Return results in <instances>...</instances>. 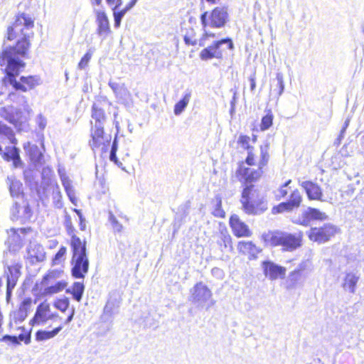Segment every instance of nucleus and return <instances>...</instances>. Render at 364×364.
Masks as SVG:
<instances>
[{"label": "nucleus", "instance_id": "obj_1", "mask_svg": "<svg viewBox=\"0 0 364 364\" xmlns=\"http://www.w3.org/2000/svg\"><path fill=\"white\" fill-rule=\"evenodd\" d=\"M34 27V19L25 13L18 14L14 21L7 28L6 39L12 41L16 40L15 44L2 50L0 53V65L6 63L4 69V76L2 82L10 85L16 91L27 92L35 89L41 83V79L37 75L18 77L23 70L26 63L17 60L18 57H26L31 46V38L33 32L31 30Z\"/></svg>", "mask_w": 364, "mask_h": 364}, {"label": "nucleus", "instance_id": "obj_2", "mask_svg": "<svg viewBox=\"0 0 364 364\" xmlns=\"http://www.w3.org/2000/svg\"><path fill=\"white\" fill-rule=\"evenodd\" d=\"M237 144L247 151L244 161L237 164L235 176L236 178L244 179L245 182L257 181L264 173L270 160L269 144L259 146V154H257L255 147L251 144V137L246 134H240Z\"/></svg>", "mask_w": 364, "mask_h": 364}, {"label": "nucleus", "instance_id": "obj_3", "mask_svg": "<svg viewBox=\"0 0 364 364\" xmlns=\"http://www.w3.org/2000/svg\"><path fill=\"white\" fill-rule=\"evenodd\" d=\"M244 186L240 199L242 210L248 215H258L264 213L268 207L264 196L253 184L255 181L245 182L237 178Z\"/></svg>", "mask_w": 364, "mask_h": 364}, {"label": "nucleus", "instance_id": "obj_4", "mask_svg": "<svg viewBox=\"0 0 364 364\" xmlns=\"http://www.w3.org/2000/svg\"><path fill=\"white\" fill-rule=\"evenodd\" d=\"M265 245L271 247H280L283 252H293L302 245L303 233L292 234L279 230H269L262 236Z\"/></svg>", "mask_w": 364, "mask_h": 364}, {"label": "nucleus", "instance_id": "obj_5", "mask_svg": "<svg viewBox=\"0 0 364 364\" xmlns=\"http://www.w3.org/2000/svg\"><path fill=\"white\" fill-rule=\"evenodd\" d=\"M234 49V44L230 38H224L213 41L210 45L203 48L199 58L203 61L212 59L222 60L228 55V53Z\"/></svg>", "mask_w": 364, "mask_h": 364}, {"label": "nucleus", "instance_id": "obj_6", "mask_svg": "<svg viewBox=\"0 0 364 364\" xmlns=\"http://www.w3.org/2000/svg\"><path fill=\"white\" fill-rule=\"evenodd\" d=\"M229 20L227 6H216L210 11H205L200 14V21L203 29L208 28H223Z\"/></svg>", "mask_w": 364, "mask_h": 364}, {"label": "nucleus", "instance_id": "obj_7", "mask_svg": "<svg viewBox=\"0 0 364 364\" xmlns=\"http://www.w3.org/2000/svg\"><path fill=\"white\" fill-rule=\"evenodd\" d=\"M112 141V136L105 132V127L90 126L88 144L93 151H100L102 154L107 151Z\"/></svg>", "mask_w": 364, "mask_h": 364}, {"label": "nucleus", "instance_id": "obj_8", "mask_svg": "<svg viewBox=\"0 0 364 364\" xmlns=\"http://www.w3.org/2000/svg\"><path fill=\"white\" fill-rule=\"evenodd\" d=\"M112 104L105 99L97 100L92 105L90 126L104 127L111 115Z\"/></svg>", "mask_w": 364, "mask_h": 364}, {"label": "nucleus", "instance_id": "obj_9", "mask_svg": "<svg viewBox=\"0 0 364 364\" xmlns=\"http://www.w3.org/2000/svg\"><path fill=\"white\" fill-rule=\"evenodd\" d=\"M338 232V228L332 223H325L319 227L311 228L307 232L309 240L318 244L330 241Z\"/></svg>", "mask_w": 364, "mask_h": 364}, {"label": "nucleus", "instance_id": "obj_10", "mask_svg": "<svg viewBox=\"0 0 364 364\" xmlns=\"http://www.w3.org/2000/svg\"><path fill=\"white\" fill-rule=\"evenodd\" d=\"M0 155L4 161L11 163L14 168H21L23 165L18 144L4 142L0 145Z\"/></svg>", "mask_w": 364, "mask_h": 364}, {"label": "nucleus", "instance_id": "obj_11", "mask_svg": "<svg viewBox=\"0 0 364 364\" xmlns=\"http://www.w3.org/2000/svg\"><path fill=\"white\" fill-rule=\"evenodd\" d=\"M303 201V196L298 188H294L290 192L288 200L282 202L272 208V213L274 215L280 214L286 212H291L294 209L299 208Z\"/></svg>", "mask_w": 364, "mask_h": 364}, {"label": "nucleus", "instance_id": "obj_12", "mask_svg": "<svg viewBox=\"0 0 364 364\" xmlns=\"http://www.w3.org/2000/svg\"><path fill=\"white\" fill-rule=\"evenodd\" d=\"M22 264L20 262H15L7 265L4 269V277L6 279V299H9L12 291L16 286L21 275Z\"/></svg>", "mask_w": 364, "mask_h": 364}, {"label": "nucleus", "instance_id": "obj_13", "mask_svg": "<svg viewBox=\"0 0 364 364\" xmlns=\"http://www.w3.org/2000/svg\"><path fill=\"white\" fill-rule=\"evenodd\" d=\"M53 317L54 314L51 313L50 304L44 301L37 306L33 316L29 321V325L31 326L43 325Z\"/></svg>", "mask_w": 364, "mask_h": 364}, {"label": "nucleus", "instance_id": "obj_14", "mask_svg": "<svg viewBox=\"0 0 364 364\" xmlns=\"http://www.w3.org/2000/svg\"><path fill=\"white\" fill-rule=\"evenodd\" d=\"M308 270V261L303 260L296 268L291 271L288 279L285 282V288L287 290H291L301 284L306 272Z\"/></svg>", "mask_w": 364, "mask_h": 364}, {"label": "nucleus", "instance_id": "obj_15", "mask_svg": "<svg viewBox=\"0 0 364 364\" xmlns=\"http://www.w3.org/2000/svg\"><path fill=\"white\" fill-rule=\"evenodd\" d=\"M71 274L75 279H83L89 269L87 255L72 256Z\"/></svg>", "mask_w": 364, "mask_h": 364}, {"label": "nucleus", "instance_id": "obj_16", "mask_svg": "<svg viewBox=\"0 0 364 364\" xmlns=\"http://www.w3.org/2000/svg\"><path fill=\"white\" fill-rule=\"evenodd\" d=\"M229 225L236 237H250L252 235L249 226L237 214H232L230 216Z\"/></svg>", "mask_w": 364, "mask_h": 364}, {"label": "nucleus", "instance_id": "obj_17", "mask_svg": "<svg viewBox=\"0 0 364 364\" xmlns=\"http://www.w3.org/2000/svg\"><path fill=\"white\" fill-rule=\"evenodd\" d=\"M262 267L264 275L270 280L284 279L286 276L287 269L284 267L279 265L270 260H265L262 262Z\"/></svg>", "mask_w": 364, "mask_h": 364}, {"label": "nucleus", "instance_id": "obj_18", "mask_svg": "<svg viewBox=\"0 0 364 364\" xmlns=\"http://www.w3.org/2000/svg\"><path fill=\"white\" fill-rule=\"evenodd\" d=\"M300 186L309 200L323 201V189L318 183L311 180H306L301 182Z\"/></svg>", "mask_w": 364, "mask_h": 364}, {"label": "nucleus", "instance_id": "obj_19", "mask_svg": "<svg viewBox=\"0 0 364 364\" xmlns=\"http://www.w3.org/2000/svg\"><path fill=\"white\" fill-rule=\"evenodd\" d=\"M211 297L210 289L202 282H197L191 290V300L194 303H205Z\"/></svg>", "mask_w": 364, "mask_h": 364}, {"label": "nucleus", "instance_id": "obj_20", "mask_svg": "<svg viewBox=\"0 0 364 364\" xmlns=\"http://www.w3.org/2000/svg\"><path fill=\"white\" fill-rule=\"evenodd\" d=\"M32 303V299L26 297L20 303L18 309L11 312V317L15 323H21L27 318Z\"/></svg>", "mask_w": 364, "mask_h": 364}, {"label": "nucleus", "instance_id": "obj_21", "mask_svg": "<svg viewBox=\"0 0 364 364\" xmlns=\"http://www.w3.org/2000/svg\"><path fill=\"white\" fill-rule=\"evenodd\" d=\"M328 218L326 213L321 211L316 208H308L301 214V221L300 224L303 226H308L312 221H323Z\"/></svg>", "mask_w": 364, "mask_h": 364}, {"label": "nucleus", "instance_id": "obj_22", "mask_svg": "<svg viewBox=\"0 0 364 364\" xmlns=\"http://www.w3.org/2000/svg\"><path fill=\"white\" fill-rule=\"evenodd\" d=\"M95 14L97 23L96 33L99 36L105 38L111 32L107 15L104 11L102 10H97L95 11Z\"/></svg>", "mask_w": 364, "mask_h": 364}, {"label": "nucleus", "instance_id": "obj_23", "mask_svg": "<svg viewBox=\"0 0 364 364\" xmlns=\"http://www.w3.org/2000/svg\"><path fill=\"white\" fill-rule=\"evenodd\" d=\"M21 331L18 336L5 335L0 338L1 342H10L14 345H18L20 342H23L25 344H29L31 341V331H27L24 326L18 328Z\"/></svg>", "mask_w": 364, "mask_h": 364}, {"label": "nucleus", "instance_id": "obj_24", "mask_svg": "<svg viewBox=\"0 0 364 364\" xmlns=\"http://www.w3.org/2000/svg\"><path fill=\"white\" fill-rule=\"evenodd\" d=\"M26 155L33 164H39L42 161L43 155L42 150L37 145L28 141L23 144Z\"/></svg>", "mask_w": 364, "mask_h": 364}, {"label": "nucleus", "instance_id": "obj_25", "mask_svg": "<svg viewBox=\"0 0 364 364\" xmlns=\"http://www.w3.org/2000/svg\"><path fill=\"white\" fill-rule=\"evenodd\" d=\"M70 245L72 251V256L87 255L86 241L85 240H81L75 233L70 232Z\"/></svg>", "mask_w": 364, "mask_h": 364}, {"label": "nucleus", "instance_id": "obj_26", "mask_svg": "<svg viewBox=\"0 0 364 364\" xmlns=\"http://www.w3.org/2000/svg\"><path fill=\"white\" fill-rule=\"evenodd\" d=\"M7 141L11 144L18 143L14 129L4 122L0 121V145Z\"/></svg>", "mask_w": 364, "mask_h": 364}, {"label": "nucleus", "instance_id": "obj_27", "mask_svg": "<svg viewBox=\"0 0 364 364\" xmlns=\"http://www.w3.org/2000/svg\"><path fill=\"white\" fill-rule=\"evenodd\" d=\"M237 250L240 253L247 255L249 259H255L260 251L252 241L239 242Z\"/></svg>", "mask_w": 364, "mask_h": 364}, {"label": "nucleus", "instance_id": "obj_28", "mask_svg": "<svg viewBox=\"0 0 364 364\" xmlns=\"http://www.w3.org/2000/svg\"><path fill=\"white\" fill-rule=\"evenodd\" d=\"M215 237L216 243L221 251L228 248L232 250V239L226 229L217 232Z\"/></svg>", "mask_w": 364, "mask_h": 364}, {"label": "nucleus", "instance_id": "obj_29", "mask_svg": "<svg viewBox=\"0 0 364 364\" xmlns=\"http://www.w3.org/2000/svg\"><path fill=\"white\" fill-rule=\"evenodd\" d=\"M63 329V326L60 325L55 327L52 331L38 330L35 334V338L37 341H46L54 338Z\"/></svg>", "mask_w": 364, "mask_h": 364}, {"label": "nucleus", "instance_id": "obj_30", "mask_svg": "<svg viewBox=\"0 0 364 364\" xmlns=\"http://www.w3.org/2000/svg\"><path fill=\"white\" fill-rule=\"evenodd\" d=\"M136 3V1L131 0L129 2V4H127L125 6V7L123 8L122 9L119 10V11H117V9L116 10H112L113 11L114 21V26L116 28H119L120 26L121 21H122L123 16L125 15V14L130 9H132L135 5Z\"/></svg>", "mask_w": 364, "mask_h": 364}, {"label": "nucleus", "instance_id": "obj_31", "mask_svg": "<svg viewBox=\"0 0 364 364\" xmlns=\"http://www.w3.org/2000/svg\"><path fill=\"white\" fill-rule=\"evenodd\" d=\"M359 277L354 273H347L345 276L343 287L347 288L350 292L354 293Z\"/></svg>", "mask_w": 364, "mask_h": 364}, {"label": "nucleus", "instance_id": "obj_32", "mask_svg": "<svg viewBox=\"0 0 364 364\" xmlns=\"http://www.w3.org/2000/svg\"><path fill=\"white\" fill-rule=\"evenodd\" d=\"M68 285L65 281H58L55 284L50 285L44 289L43 294L44 296H50L58 294L64 290Z\"/></svg>", "mask_w": 364, "mask_h": 364}, {"label": "nucleus", "instance_id": "obj_33", "mask_svg": "<svg viewBox=\"0 0 364 364\" xmlns=\"http://www.w3.org/2000/svg\"><path fill=\"white\" fill-rule=\"evenodd\" d=\"M213 203H214L212 214L219 218H225L226 213L225 211L223 209L222 207V198L220 196H216Z\"/></svg>", "mask_w": 364, "mask_h": 364}, {"label": "nucleus", "instance_id": "obj_34", "mask_svg": "<svg viewBox=\"0 0 364 364\" xmlns=\"http://www.w3.org/2000/svg\"><path fill=\"white\" fill-rule=\"evenodd\" d=\"M84 289L85 287L82 282H76L73 284L71 290H67L66 292L70 293L76 301H80L82 299Z\"/></svg>", "mask_w": 364, "mask_h": 364}, {"label": "nucleus", "instance_id": "obj_35", "mask_svg": "<svg viewBox=\"0 0 364 364\" xmlns=\"http://www.w3.org/2000/svg\"><path fill=\"white\" fill-rule=\"evenodd\" d=\"M10 193L13 197L23 196V184L20 181L12 179L9 183Z\"/></svg>", "mask_w": 364, "mask_h": 364}, {"label": "nucleus", "instance_id": "obj_36", "mask_svg": "<svg viewBox=\"0 0 364 364\" xmlns=\"http://www.w3.org/2000/svg\"><path fill=\"white\" fill-rule=\"evenodd\" d=\"M183 40L187 46H196L198 40L196 38V31L193 27H189L186 29Z\"/></svg>", "mask_w": 364, "mask_h": 364}, {"label": "nucleus", "instance_id": "obj_37", "mask_svg": "<svg viewBox=\"0 0 364 364\" xmlns=\"http://www.w3.org/2000/svg\"><path fill=\"white\" fill-rule=\"evenodd\" d=\"M63 271L61 269H50L42 278V283L48 284L61 277Z\"/></svg>", "mask_w": 364, "mask_h": 364}, {"label": "nucleus", "instance_id": "obj_38", "mask_svg": "<svg viewBox=\"0 0 364 364\" xmlns=\"http://www.w3.org/2000/svg\"><path fill=\"white\" fill-rule=\"evenodd\" d=\"M67 254V248L65 246H61L58 251L55 253L53 257L51 259V265L56 266L59 264H62L65 259V255Z\"/></svg>", "mask_w": 364, "mask_h": 364}, {"label": "nucleus", "instance_id": "obj_39", "mask_svg": "<svg viewBox=\"0 0 364 364\" xmlns=\"http://www.w3.org/2000/svg\"><path fill=\"white\" fill-rule=\"evenodd\" d=\"M274 115L270 109L267 110L266 114L262 117L260 124V129L264 131L268 129L273 123Z\"/></svg>", "mask_w": 364, "mask_h": 364}, {"label": "nucleus", "instance_id": "obj_40", "mask_svg": "<svg viewBox=\"0 0 364 364\" xmlns=\"http://www.w3.org/2000/svg\"><path fill=\"white\" fill-rule=\"evenodd\" d=\"M190 97V94H186L183 98L175 105L173 111L176 115L180 114L184 110L189 102Z\"/></svg>", "mask_w": 364, "mask_h": 364}, {"label": "nucleus", "instance_id": "obj_41", "mask_svg": "<svg viewBox=\"0 0 364 364\" xmlns=\"http://www.w3.org/2000/svg\"><path fill=\"white\" fill-rule=\"evenodd\" d=\"M53 306L55 309L60 311L61 312H65L69 309L70 300L67 297L57 299L54 301Z\"/></svg>", "mask_w": 364, "mask_h": 364}, {"label": "nucleus", "instance_id": "obj_42", "mask_svg": "<svg viewBox=\"0 0 364 364\" xmlns=\"http://www.w3.org/2000/svg\"><path fill=\"white\" fill-rule=\"evenodd\" d=\"M117 149H118L117 141V138L115 137L112 144L109 159L114 164H116L117 165L120 166L122 165V163L119 162L117 158Z\"/></svg>", "mask_w": 364, "mask_h": 364}, {"label": "nucleus", "instance_id": "obj_43", "mask_svg": "<svg viewBox=\"0 0 364 364\" xmlns=\"http://www.w3.org/2000/svg\"><path fill=\"white\" fill-rule=\"evenodd\" d=\"M92 54V52L90 50L86 52V53L81 58L80 60L77 64L78 69L82 70L87 66L89 61L91 59Z\"/></svg>", "mask_w": 364, "mask_h": 364}, {"label": "nucleus", "instance_id": "obj_44", "mask_svg": "<svg viewBox=\"0 0 364 364\" xmlns=\"http://www.w3.org/2000/svg\"><path fill=\"white\" fill-rule=\"evenodd\" d=\"M276 80L277 82V89L276 91V93L278 95H281L283 93L284 89V80H283L282 75L280 74H277V77H276Z\"/></svg>", "mask_w": 364, "mask_h": 364}, {"label": "nucleus", "instance_id": "obj_45", "mask_svg": "<svg viewBox=\"0 0 364 364\" xmlns=\"http://www.w3.org/2000/svg\"><path fill=\"white\" fill-rule=\"evenodd\" d=\"M109 220H110V222L112 223V225L113 227V229H114V232H121L122 231V230H123L122 225L120 224L117 221V220L116 219V218L113 215H110Z\"/></svg>", "mask_w": 364, "mask_h": 364}, {"label": "nucleus", "instance_id": "obj_46", "mask_svg": "<svg viewBox=\"0 0 364 364\" xmlns=\"http://www.w3.org/2000/svg\"><path fill=\"white\" fill-rule=\"evenodd\" d=\"M216 37H217V34L215 33L208 31L206 29H203V33L200 40V46L203 45L202 43L203 41H205L210 38H215Z\"/></svg>", "mask_w": 364, "mask_h": 364}, {"label": "nucleus", "instance_id": "obj_47", "mask_svg": "<svg viewBox=\"0 0 364 364\" xmlns=\"http://www.w3.org/2000/svg\"><path fill=\"white\" fill-rule=\"evenodd\" d=\"M288 193L289 191L287 188H286V185H282L278 189V194L276 196V198L279 200L287 197Z\"/></svg>", "mask_w": 364, "mask_h": 364}, {"label": "nucleus", "instance_id": "obj_48", "mask_svg": "<svg viewBox=\"0 0 364 364\" xmlns=\"http://www.w3.org/2000/svg\"><path fill=\"white\" fill-rule=\"evenodd\" d=\"M107 4L112 6V10H116L122 5V0H106Z\"/></svg>", "mask_w": 364, "mask_h": 364}, {"label": "nucleus", "instance_id": "obj_49", "mask_svg": "<svg viewBox=\"0 0 364 364\" xmlns=\"http://www.w3.org/2000/svg\"><path fill=\"white\" fill-rule=\"evenodd\" d=\"M60 179L62 181V184L65 188V190H70V187H72L71 181L69 178L65 175H62L60 176Z\"/></svg>", "mask_w": 364, "mask_h": 364}, {"label": "nucleus", "instance_id": "obj_50", "mask_svg": "<svg viewBox=\"0 0 364 364\" xmlns=\"http://www.w3.org/2000/svg\"><path fill=\"white\" fill-rule=\"evenodd\" d=\"M114 307V304L113 302L107 301L104 308V313L105 314L111 315Z\"/></svg>", "mask_w": 364, "mask_h": 364}, {"label": "nucleus", "instance_id": "obj_51", "mask_svg": "<svg viewBox=\"0 0 364 364\" xmlns=\"http://www.w3.org/2000/svg\"><path fill=\"white\" fill-rule=\"evenodd\" d=\"M68 196L69 197L70 200H71V202L74 204H75L76 201H77V198L75 196V193H74V190H73V186L72 187H70V190H65Z\"/></svg>", "mask_w": 364, "mask_h": 364}, {"label": "nucleus", "instance_id": "obj_52", "mask_svg": "<svg viewBox=\"0 0 364 364\" xmlns=\"http://www.w3.org/2000/svg\"><path fill=\"white\" fill-rule=\"evenodd\" d=\"M249 80L250 82V90L254 91L256 88V77L255 73L250 76Z\"/></svg>", "mask_w": 364, "mask_h": 364}, {"label": "nucleus", "instance_id": "obj_53", "mask_svg": "<svg viewBox=\"0 0 364 364\" xmlns=\"http://www.w3.org/2000/svg\"><path fill=\"white\" fill-rule=\"evenodd\" d=\"M1 117H3L6 121L9 122L11 124H15L16 121L14 119V117L11 114H7L6 115L1 114Z\"/></svg>", "mask_w": 364, "mask_h": 364}, {"label": "nucleus", "instance_id": "obj_54", "mask_svg": "<svg viewBox=\"0 0 364 364\" xmlns=\"http://www.w3.org/2000/svg\"><path fill=\"white\" fill-rule=\"evenodd\" d=\"M75 311L74 308H72L70 310L69 315L68 316V317H67V318H66V320L65 321V323H70L73 320V318L74 317V315H75Z\"/></svg>", "mask_w": 364, "mask_h": 364}, {"label": "nucleus", "instance_id": "obj_55", "mask_svg": "<svg viewBox=\"0 0 364 364\" xmlns=\"http://www.w3.org/2000/svg\"><path fill=\"white\" fill-rule=\"evenodd\" d=\"M18 97L15 92H11L8 95V99L11 102H14V98Z\"/></svg>", "mask_w": 364, "mask_h": 364}, {"label": "nucleus", "instance_id": "obj_56", "mask_svg": "<svg viewBox=\"0 0 364 364\" xmlns=\"http://www.w3.org/2000/svg\"><path fill=\"white\" fill-rule=\"evenodd\" d=\"M102 0H90V3L92 6H99L102 4Z\"/></svg>", "mask_w": 364, "mask_h": 364}, {"label": "nucleus", "instance_id": "obj_57", "mask_svg": "<svg viewBox=\"0 0 364 364\" xmlns=\"http://www.w3.org/2000/svg\"><path fill=\"white\" fill-rule=\"evenodd\" d=\"M74 230H75V229L71 225H69L67 227V232L69 235H70V232L75 233Z\"/></svg>", "mask_w": 364, "mask_h": 364}, {"label": "nucleus", "instance_id": "obj_58", "mask_svg": "<svg viewBox=\"0 0 364 364\" xmlns=\"http://www.w3.org/2000/svg\"><path fill=\"white\" fill-rule=\"evenodd\" d=\"M210 4H217L220 2L221 0H205Z\"/></svg>", "mask_w": 364, "mask_h": 364}, {"label": "nucleus", "instance_id": "obj_59", "mask_svg": "<svg viewBox=\"0 0 364 364\" xmlns=\"http://www.w3.org/2000/svg\"><path fill=\"white\" fill-rule=\"evenodd\" d=\"M257 140V137L256 135H253L251 138V142L255 143Z\"/></svg>", "mask_w": 364, "mask_h": 364}, {"label": "nucleus", "instance_id": "obj_60", "mask_svg": "<svg viewBox=\"0 0 364 364\" xmlns=\"http://www.w3.org/2000/svg\"><path fill=\"white\" fill-rule=\"evenodd\" d=\"M291 183V179H289L288 181H287L283 185H286V188H287V186Z\"/></svg>", "mask_w": 364, "mask_h": 364}, {"label": "nucleus", "instance_id": "obj_61", "mask_svg": "<svg viewBox=\"0 0 364 364\" xmlns=\"http://www.w3.org/2000/svg\"><path fill=\"white\" fill-rule=\"evenodd\" d=\"M19 230L23 233H26V228H20Z\"/></svg>", "mask_w": 364, "mask_h": 364}]
</instances>
